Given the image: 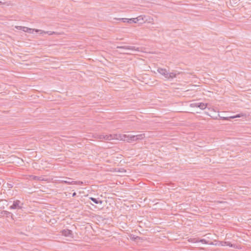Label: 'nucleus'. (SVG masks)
Segmentation results:
<instances>
[{
  "label": "nucleus",
  "mask_w": 251,
  "mask_h": 251,
  "mask_svg": "<svg viewBox=\"0 0 251 251\" xmlns=\"http://www.w3.org/2000/svg\"><path fill=\"white\" fill-rule=\"evenodd\" d=\"M24 203L19 200L14 201L12 205L9 207L10 210L17 209L23 211Z\"/></svg>",
  "instance_id": "nucleus-1"
},
{
  "label": "nucleus",
  "mask_w": 251,
  "mask_h": 251,
  "mask_svg": "<svg viewBox=\"0 0 251 251\" xmlns=\"http://www.w3.org/2000/svg\"><path fill=\"white\" fill-rule=\"evenodd\" d=\"M207 104L203 102H195L191 103L190 106L191 107H199L200 109L203 110L205 109L207 106Z\"/></svg>",
  "instance_id": "nucleus-2"
},
{
  "label": "nucleus",
  "mask_w": 251,
  "mask_h": 251,
  "mask_svg": "<svg viewBox=\"0 0 251 251\" xmlns=\"http://www.w3.org/2000/svg\"><path fill=\"white\" fill-rule=\"evenodd\" d=\"M23 28V31L27 32L29 33H33V32L35 31L36 33H40V34H43V30L37 29H33L27 27L25 26Z\"/></svg>",
  "instance_id": "nucleus-3"
},
{
  "label": "nucleus",
  "mask_w": 251,
  "mask_h": 251,
  "mask_svg": "<svg viewBox=\"0 0 251 251\" xmlns=\"http://www.w3.org/2000/svg\"><path fill=\"white\" fill-rule=\"evenodd\" d=\"M157 71L160 75L164 76L165 78L169 80V71L166 69L158 68Z\"/></svg>",
  "instance_id": "nucleus-4"
},
{
  "label": "nucleus",
  "mask_w": 251,
  "mask_h": 251,
  "mask_svg": "<svg viewBox=\"0 0 251 251\" xmlns=\"http://www.w3.org/2000/svg\"><path fill=\"white\" fill-rule=\"evenodd\" d=\"M116 49H125L126 50H137L139 51V48H136L134 46H117Z\"/></svg>",
  "instance_id": "nucleus-5"
},
{
  "label": "nucleus",
  "mask_w": 251,
  "mask_h": 251,
  "mask_svg": "<svg viewBox=\"0 0 251 251\" xmlns=\"http://www.w3.org/2000/svg\"><path fill=\"white\" fill-rule=\"evenodd\" d=\"M60 232L61 233L62 235L65 237H73V233L72 231L69 229H63L60 231Z\"/></svg>",
  "instance_id": "nucleus-6"
},
{
  "label": "nucleus",
  "mask_w": 251,
  "mask_h": 251,
  "mask_svg": "<svg viewBox=\"0 0 251 251\" xmlns=\"http://www.w3.org/2000/svg\"><path fill=\"white\" fill-rule=\"evenodd\" d=\"M130 136H131V135L126 134H120L119 135L121 140L126 141L128 143H130L132 142V140H130V138H129Z\"/></svg>",
  "instance_id": "nucleus-7"
},
{
  "label": "nucleus",
  "mask_w": 251,
  "mask_h": 251,
  "mask_svg": "<svg viewBox=\"0 0 251 251\" xmlns=\"http://www.w3.org/2000/svg\"><path fill=\"white\" fill-rule=\"evenodd\" d=\"M179 73L176 71H174L172 72H169V80H172L174 78H176L177 75H179Z\"/></svg>",
  "instance_id": "nucleus-8"
},
{
  "label": "nucleus",
  "mask_w": 251,
  "mask_h": 251,
  "mask_svg": "<svg viewBox=\"0 0 251 251\" xmlns=\"http://www.w3.org/2000/svg\"><path fill=\"white\" fill-rule=\"evenodd\" d=\"M4 215H6L7 217H11L12 219H13V214L11 212L5 210H0V216H3Z\"/></svg>",
  "instance_id": "nucleus-9"
},
{
  "label": "nucleus",
  "mask_w": 251,
  "mask_h": 251,
  "mask_svg": "<svg viewBox=\"0 0 251 251\" xmlns=\"http://www.w3.org/2000/svg\"><path fill=\"white\" fill-rule=\"evenodd\" d=\"M128 236L130 240H131L133 241H135V242L137 241V240H144V239L142 237H139L138 236H135L132 234H130L128 235Z\"/></svg>",
  "instance_id": "nucleus-10"
},
{
  "label": "nucleus",
  "mask_w": 251,
  "mask_h": 251,
  "mask_svg": "<svg viewBox=\"0 0 251 251\" xmlns=\"http://www.w3.org/2000/svg\"><path fill=\"white\" fill-rule=\"evenodd\" d=\"M99 138L100 139H104L106 140H110L112 139V135L111 134L109 135H100L99 136Z\"/></svg>",
  "instance_id": "nucleus-11"
},
{
  "label": "nucleus",
  "mask_w": 251,
  "mask_h": 251,
  "mask_svg": "<svg viewBox=\"0 0 251 251\" xmlns=\"http://www.w3.org/2000/svg\"><path fill=\"white\" fill-rule=\"evenodd\" d=\"M66 178L68 180H59L58 181H59V183H62V184H72V185H73V181H71V180H72V179L71 178H69V177H66Z\"/></svg>",
  "instance_id": "nucleus-12"
},
{
  "label": "nucleus",
  "mask_w": 251,
  "mask_h": 251,
  "mask_svg": "<svg viewBox=\"0 0 251 251\" xmlns=\"http://www.w3.org/2000/svg\"><path fill=\"white\" fill-rule=\"evenodd\" d=\"M89 199L91 200L93 202H94L96 204H102V201L100 200L99 198L96 199L93 197H90Z\"/></svg>",
  "instance_id": "nucleus-13"
},
{
  "label": "nucleus",
  "mask_w": 251,
  "mask_h": 251,
  "mask_svg": "<svg viewBox=\"0 0 251 251\" xmlns=\"http://www.w3.org/2000/svg\"><path fill=\"white\" fill-rule=\"evenodd\" d=\"M219 117H220V119L228 120L229 118L233 119V118H239V117H240V114H237V115H236L235 116H231V117H221V116H219Z\"/></svg>",
  "instance_id": "nucleus-14"
},
{
  "label": "nucleus",
  "mask_w": 251,
  "mask_h": 251,
  "mask_svg": "<svg viewBox=\"0 0 251 251\" xmlns=\"http://www.w3.org/2000/svg\"><path fill=\"white\" fill-rule=\"evenodd\" d=\"M128 20L129 21L128 23H129V24L138 23V19L131 18V19H129Z\"/></svg>",
  "instance_id": "nucleus-15"
},
{
  "label": "nucleus",
  "mask_w": 251,
  "mask_h": 251,
  "mask_svg": "<svg viewBox=\"0 0 251 251\" xmlns=\"http://www.w3.org/2000/svg\"><path fill=\"white\" fill-rule=\"evenodd\" d=\"M188 241L192 243H198L199 242V238H190L188 240Z\"/></svg>",
  "instance_id": "nucleus-16"
},
{
  "label": "nucleus",
  "mask_w": 251,
  "mask_h": 251,
  "mask_svg": "<svg viewBox=\"0 0 251 251\" xmlns=\"http://www.w3.org/2000/svg\"><path fill=\"white\" fill-rule=\"evenodd\" d=\"M136 136H137V138L138 140L143 139L145 137V134H140L136 135Z\"/></svg>",
  "instance_id": "nucleus-17"
},
{
  "label": "nucleus",
  "mask_w": 251,
  "mask_h": 251,
  "mask_svg": "<svg viewBox=\"0 0 251 251\" xmlns=\"http://www.w3.org/2000/svg\"><path fill=\"white\" fill-rule=\"evenodd\" d=\"M30 177L31 178V179L34 180H41V177H39V176H30Z\"/></svg>",
  "instance_id": "nucleus-18"
},
{
  "label": "nucleus",
  "mask_w": 251,
  "mask_h": 251,
  "mask_svg": "<svg viewBox=\"0 0 251 251\" xmlns=\"http://www.w3.org/2000/svg\"><path fill=\"white\" fill-rule=\"evenodd\" d=\"M83 182L81 181H73V185H81L83 184Z\"/></svg>",
  "instance_id": "nucleus-19"
},
{
  "label": "nucleus",
  "mask_w": 251,
  "mask_h": 251,
  "mask_svg": "<svg viewBox=\"0 0 251 251\" xmlns=\"http://www.w3.org/2000/svg\"><path fill=\"white\" fill-rule=\"evenodd\" d=\"M199 242H201L202 244H209L208 241L204 239H199Z\"/></svg>",
  "instance_id": "nucleus-20"
},
{
  "label": "nucleus",
  "mask_w": 251,
  "mask_h": 251,
  "mask_svg": "<svg viewBox=\"0 0 251 251\" xmlns=\"http://www.w3.org/2000/svg\"><path fill=\"white\" fill-rule=\"evenodd\" d=\"M129 138H130V140H132V141H138L137 136L136 135H131Z\"/></svg>",
  "instance_id": "nucleus-21"
},
{
  "label": "nucleus",
  "mask_w": 251,
  "mask_h": 251,
  "mask_svg": "<svg viewBox=\"0 0 251 251\" xmlns=\"http://www.w3.org/2000/svg\"><path fill=\"white\" fill-rule=\"evenodd\" d=\"M43 33H45V34H48L49 35H51L54 34L55 33V32L50 31H46V32L43 31Z\"/></svg>",
  "instance_id": "nucleus-22"
},
{
  "label": "nucleus",
  "mask_w": 251,
  "mask_h": 251,
  "mask_svg": "<svg viewBox=\"0 0 251 251\" xmlns=\"http://www.w3.org/2000/svg\"><path fill=\"white\" fill-rule=\"evenodd\" d=\"M121 20H122V22H124V23H129V19H128V18H122L121 19Z\"/></svg>",
  "instance_id": "nucleus-23"
},
{
  "label": "nucleus",
  "mask_w": 251,
  "mask_h": 251,
  "mask_svg": "<svg viewBox=\"0 0 251 251\" xmlns=\"http://www.w3.org/2000/svg\"><path fill=\"white\" fill-rule=\"evenodd\" d=\"M225 244L227 245V246H228L230 247H233V245L229 242H228V241H225Z\"/></svg>",
  "instance_id": "nucleus-24"
},
{
  "label": "nucleus",
  "mask_w": 251,
  "mask_h": 251,
  "mask_svg": "<svg viewBox=\"0 0 251 251\" xmlns=\"http://www.w3.org/2000/svg\"><path fill=\"white\" fill-rule=\"evenodd\" d=\"M136 19H138V22L140 21H143V18L141 16H138V17L136 18Z\"/></svg>",
  "instance_id": "nucleus-25"
},
{
  "label": "nucleus",
  "mask_w": 251,
  "mask_h": 251,
  "mask_svg": "<svg viewBox=\"0 0 251 251\" xmlns=\"http://www.w3.org/2000/svg\"><path fill=\"white\" fill-rule=\"evenodd\" d=\"M25 26H16V28L19 30H22L23 31V28H24Z\"/></svg>",
  "instance_id": "nucleus-26"
},
{
  "label": "nucleus",
  "mask_w": 251,
  "mask_h": 251,
  "mask_svg": "<svg viewBox=\"0 0 251 251\" xmlns=\"http://www.w3.org/2000/svg\"><path fill=\"white\" fill-rule=\"evenodd\" d=\"M6 185H7V187H8V188H12V187H13V184H11V183H7L6 184Z\"/></svg>",
  "instance_id": "nucleus-27"
},
{
  "label": "nucleus",
  "mask_w": 251,
  "mask_h": 251,
  "mask_svg": "<svg viewBox=\"0 0 251 251\" xmlns=\"http://www.w3.org/2000/svg\"><path fill=\"white\" fill-rule=\"evenodd\" d=\"M76 195V193L75 192H74L72 194L73 197H75Z\"/></svg>",
  "instance_id": "nucleus-28"
},
{
  "label": "nucleus",
  "mask_w": 251,
  "mask_h": 251,
  "mask_svg": "<svg viewBox=\"0 0 251 251\" xmlns=\"http://www.w3.org/2000/svg\"><path fill=\"white\" fill-rule=\"evenodd\" d=\"M121 53L126 54H130V53H129V52H121Z\"/></svg>",
  "instance_id": "nucleus-29"
},
{
  "label": "nucleus",
  "mask_w": 251,
  "mask_h": 251,
  "mask_svg": "<svg viewBox=\"0 0 251 251\" xmlns=\"http://www.w3.org/2000/svg\"><path fill=\"white\" fill-rule=\"evenodd\" d=\"M121 18H118V19H116L117 20L119 21H122V20H121Z\"/></svg>",
  "instance_id": "nucleus-30"
},
{
  "label": "nucleus",
  "mask_w": 251,
  "mask_h": 251,
  "mask_svg": "<svg viewBox=\"0 0 251 251\" xmlns=\"http://www.w3.org/2000/svg\"><path fill=\"white\" fill-rule=\"evenodd\" d=\"M3 201V200H1V201H0V202L1 201Z\"/></svg>",
  "instance_id": "nucleus-31"
},
{
  "label": "nucleus",
  "mask_w": 251,
  "mask_h": 251,
  "mask_svg": "<svg viewBox=\"0 0 251 251\" xmlns=\"http://www.w3.org/2000/svg\"><path fill=\"white\" fill-rule=\"evenodd\" d=\"M1 3V2L0 1V3Z\"/></svg>",
  "instance_id": "nucleus-32"
}]
</instances>
